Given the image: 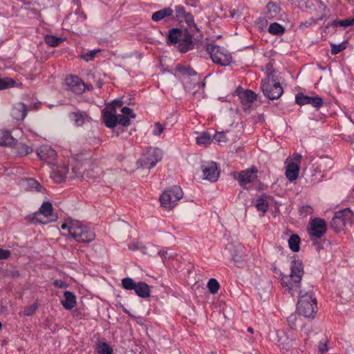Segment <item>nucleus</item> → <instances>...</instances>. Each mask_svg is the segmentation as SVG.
<instances>
[{
	"label": "nucleus",
	"instance_id": "680f3d73",
	"mask_svg": "<svg viewBox=\"0 0 354 354\" xmlns=\"http://www.w3.org/2000/svg\"><path fill=\"white\" fill-rule=\"evenodd\" d=\"M308 328H303L302 329V332L306 335V337L304 338L305 340L307 339V336H308Z\"/></svg>",
	"mask_w": 354,
	"mask_h": 354
},
{
	"label": "nucleus",
	"instance_id": "0eeeda50",
	"mask_svg": "<svg viewBox=\"0 0 354 354\" xmlns=\"http://www.w3.org/2000/svg\"><path fill=\"white\" fill-rule=\"evenodd\" d=\"M354 221V214L348 209L337 211L335 212L330 222V227L335 232H340L346 226H350Z\"/></svg>",
	"mask_w": 354,
	"mask_h": 354
},
{
	"label": "nucleus",
	"instance_id": "a211bd4d",
	"mask_svg": "<svg viewBox=\"0 0 354 354\" xmlns=\"http://www.w3.org/2000/svg\"><path fill=\"white\" fill-rule=\"evenodd\" d=\"M30 108V106H28L23 102L16 103L12 109L11 115L12 118L16 120H24Z\"/></svg>",
	"mask_w": 354,
	"mask_h": 354
},
{
	"label": "nucleus",
	"instance_id": "ddd939ff",
	"mask_svg": "<svg viewBox=\"0 0 354 354\" xmlns=\"http://www.w3.org/2000/svg\"><path fill=\"white\" fill-rule=\"evenodd\" d=\"M234 94L239 97L243 111L249 113L252 103L257 100V94L251 90H243L241 87L236 89Z\"/></svg>",
	"mask_w": 354,
	"mask_h": 354
},
{
	"label": "nucleus",
	"instance_id": "dca6fc26",
	"mask_svg": "<svg viewBox=\"0 0 354 354\" xmlns=\"http://www.w3.org/2000/svg\"><path fill=\"white\" fill-rule=\"evenodd\" d=\"M257 171H258L255 167H252L241 171L237 178V180H239L241 186L243 187L248 183L254 182L257 178Z\"/></svg>",
	"mask_w": 354,
	"mask_h": 354
},
{
	"label": "nucleus",
	"instance_id": "3c124183",
	"mask_svg": "<svg viewBox=\"0 0 354 354\" xmlns=\"http://www.w3.org/2000/svg\"><path fill=\"white\" fill-rule=\"evenodd\" d=\"M53 285L59 288H65L68 287V284L61 279L54 281Z\"/></svg>",
	"mask_w": 354,
	"mask_h": 354
},
{
	"label": "nucleus",
	"instance_id": "6ab92c4d",
	"mask_svg": "<svg viewBox=\"0 0 354 354\" xmlns=\"http://www.w3.org/2000/svg\"><path fill=\"white\" fill-rule=\"evenodd\" d=\"M37 154L41 160L46 161L48 163H52L57 156L56 151L49 146L40 147Z\"/></svg>",
	"mask_w": 354,
	"mask_h": 354
},
{
	"label": "nucleus",
	"instance_id": "5701e85b",
	"mask_svg": "<svg viewBox=\"0 0 354 354\" xmlns=\"http://www.w3.org/2000/svg\"><path fill=\"white\" fill-rule=\"evenodd\" d=\"M299 167L293 162L288 164L286 169V176L290 181H293L298 178Z\"/></svg>",
	"mask_w": 354,
	"mask_h": 354
},
{
	"label": "nucleus",
	"instance_id": "cd10ccee",
	"mask_svg": "<svg viewBox=\"0 0 354 354\" xmlns=\"http://www.w3.org/2000/svg\"><path fill=\"white\" fill-rule=\"evenodd\" d=\"M95 351L98 354H112L113 348L106 342H97L96 343Z\"/></svg>",
	"mask_w": 354,
	"mask_h": 354
},
{
	"label": "nucleus",
	"instance_id": "423d86ee",
	"mask_svg": "<svg viewBox=\"0 0 354 354\" xmlns=\"http://www.w3.org/2000/svg\"><path fill=\"white\" fill-rule=\"evenodd\" d=\"M162 158V151L156 147H149L138 160V167L151 169Z\"/></svg>",
	"mask_w": 354,
	"mask_h": 354
},
{
	"label": "nucleus",
	"instance_id": "72a5a7b5",
	"mask_svg": "<svg viewBox=\"0 0 354 354\" xmlns=\"http://www.w3.org/2000/svg\"><path fill=\"white\" fill-rule=\"evenodd\" d=\"M268 32L274 35H281L285 32V28L278 23H272L268 27Z\"/></svg>",
	"mask_w": 354,
	"mask_h": 354
},
{
	"label": "nucleus",
	"instance_id": "f8f14e48",
	"mask_svg": "<svg viewBox=\"0 0 354 354\" xmlns=\"http://www.w3.org/2000/svg\"><path fill=\"white\" fill-rule=\"evenodd\" d=\"M52 212V204L49 202H45L40 207L39 212L34 214L32 220L39 223L46 224L56 219V217L53 216Z\"/></svg>",
	"mask_w": 354,
	"mask_h": 354
},
{
	"label": "nucleus",
	"instance_id": "4468645a",
	"mask_svg": "<svg viewBox=\"0 0 354 354\" xmlns=\"http://www.w3.org/2000/svg\"><path fill=\"white\" fill-rule=\"evenodd\" d=\"M326 221L319 218H315L310 222L308 234L311 240L314 241L322 237L326 232Z\"/></svg>",
	"mask_w": 354,
	"mask_h": 354
},
{
	"label": "nucleus",
	"instance_id": "6e6d98bb",
	"mask_svg": "<svg viewBox=\"0 0 354 354\" xmlns=\"http://www.w3.org/2000/svg\"><path fill=\"white\" fill-rule=\"evenodd\" d=\"M297 319L296 315H291L288 317V322L291 328L295 326V322Z\"/></svg>",
	"mask_w": 354,
	"mask_h": 354
},
{
	"label": "nucleus",
	"instance_id": "aec40b11",
	"mask_svg": "<svg viewBox=\"0 0 354 354\" xmlns=\"http://www.w3.org/2000/svg\"><path fill=\"white\" fill-rule=\"evenodd\" d=\"M102 118L105 125L109 128H113L117 125V114L115 106L111 111L104 109Z\"/></svg>",
	"mask_w": 354,
	"mask_h": 354
},
{
	"label": "nucleus",
	"instance_id": "ea45409f",
	"mask_svg": "<svg viewBox=\"0 0 354 354\" xmlns=\"http://www.w3.org/2000/svg\"><path fill=\"white\" fill-rule=\"evenodd\" d=\"M15 81L8 77L0 78V90L13 86Z\"/></svg>",
	"mask_w": 354,
	"mask_h": 354
},
{
	"label": "nucleus",
	"instance_id": "412c9836",
	"mask_svg": "<svg viewBox=\"0 0 354 354\" xmlns=\"http://www.w3.org/2000/svg\"><path fill=\"white\" fill-rule=\"evenodd\" d=\"M68 117L77 127L82 126L86 122H89L90 119L86 113L83 111L71 112Z\"/></svg>",
	"mask_w": 354,
	"mask_h": 354
},
{
	"label": "nucleus",
	"instance_id": "2f4dec72",
	"mask_svg": "<svg viewBox=\"0 0 354 354\" xmlns=\"http://www.w3.org/2000/svg\"><path fill=\"white\" fill-rule=\"evenodd\" d=\"M324 16H325L324 13L320 14L319 16L316 19L311 17L308 20L301 22L299 26V28L301 30H304V29L308 28L314 24H316L317 23H318V21H321L324 18Z\"/></svg>",
	"mask_w": 354,
	"mask_h": 354
},
{
	"label": "nucleus",
	"instance_id": "9d476101",
	"mask_svg": "<svg viewBox=\"0 0 354 354\" xmlns=\"http://www.w3.org/2000/svg\"><path fill=\"white\" fill-rule=\"evenodd\" d=\"M122 287L127 290H134L135 293L140 297L148 298L151 295L149 286L143 281L136 282L130 277H126L121 281Z\"/></svg>",
	"mask_w": 354,
	"mask_h": 354
},
{
	"label": "nucleus",
	"instance_id": "6e6552de",
	"mask_svg": "<svg viewBox=\"0 0 354 354\" xmlns=\"http://www.w3.org/2000/svg\"><path fill=\"white\" fill-rule=\"evenodd\" d=\"M183 196L182 189L179 186L174 185L163 192L159 199L164 208L171 209L176 205Z\"/></svg>",
	"mask_w": 354,
	"mask_h": 354
},
{
	"label": "nucleus",
	"instance_id": "f704fd0d",
	"mask_svg": "<svg viewBox=\"0 0 354 354\" xmlns=\"http://www.w3.org/2000/svg\"><path fill=\"white\" fill-rule=\"evenodd\" d=\"M17 151L19 156H26L32 151L31 147L26 144H19L17 146Z\"/></svg>",
	"mask_w": 354,
	"mask_h": 354
},
{
	"label": "nucleus",
	"instance_id": "4be33fe9",
	"mask_svg": "<svg viewBox=\"0 0 354 354\" xmlns=\"http://www.w3.org/2000/svg\"><path fill=\"white\" fill-rule=\"evenodd\" d=\"M63 307L66 310H71L76 305V297L75 295L70 291L64 292V299L61 301Z\"/></svg>",
	"mask_w": 354,
	"mask_h": 354
},
{
	"label": "nucleus",
	"instance_id": "473e14b6",
	"mask_svg": "<svg viewBox=\"0 0 354 354\" xmlns=\"http://www.w3.org/2000/svg\"><path fill=\"white\" fill-rule=\"evenodd\" d=\"M45 42L51 47L58 46L63 41L64 39L56 36L47 35L45 37Z\"/></svg>",
	"mask_w": 354,
	"mask_h": 354
},
{
	"label": "nucleus",
	"instance_id": "2eb2a0df",
	"mask_svg": "<svg viewBox=\"0 0 354 354\" xmlns=\"http://www.w3.org/2000/svg\"><path fill=\"white\" fill-rule=\"evenodd\" d=\"M203 179L210 182H216L219 177V171L214 162H205L201 166Z\"/></svg>",
	"mask_w": 354,
	"mask_h": 354
},
{
	"label": "nucleus",
	"instance_id": "4d7b16f0",
	"mask_svg": "<svg viewBox=\"0 0 354 354\" xmlns=\"http://www.w3.org/2000/svg\"><path fill=\"white\" fill-rule=\"evenodd\" d=\"M315 1L318 4L319 9L322 10L321 14L324 13L326 15V13H325V11L326 10V5L322 1V0H315Z\"/></svg>",
	"mask_w": 354,
	"mask_h": 354
},
{
	"label": "nucleus",
	"instance_id": "864d4df0",
	"mask_svg": "<svg viewBox=\"0 0 354 354\" xmlns=\"http://www.w3.org/2000/svg\"><path fill=\"white\" fill-rule=\"evenodd\" d=\"M342 27H348L354 25V18H348L342 20Z\"/></svg>",
	"mask_w": 354,
	"mask_h": 354
},
{
	"label": "nucleus",
	"instance_id": "79ce46f5",
	"mask_svg": "<svg viewBox=\"0 0 354 354\" xmlns=\"http://www.w3.org/2000/svg\"><path fill=\"white\" fill-rule=\"evenodd\" d=\"M38 306H39V304L37 302H35L32 305L25 308V309L23 311L24 315L28 316V317L31 316L37 310V309L38 308Z\"/></svg>",
	"mask_w": 354,
	"mask_h": 354
},
{
	"label": "nucleus",
	"instance_id": "e433bc0d",
	"mask_svg": "<svg viewBox=\"0 0 354 354\" xmlns=\"http://www.w3.org/2000/svg\"><path fill=\"white\" fill-rule=\"evenodd\" d=\"M346 46H347V41H343V42H342V43H340L339 44H330V46H331V54L332 55H337V54H338L341 51H342L344 49H346Z\"/></svg>",
	"mask_w": 354,
	"mask_h": 354
},
{
	"label": "nucleus",
	"instance_id": "393cba45",
	"mask_svg": "<svg viewBox=\"0 0 354 354\" xmlns=\"http://www.w3.org/2000/svg\"><path fill=\"white\" fill-rule=\"evenodd\" d=\"M173 14L174 10L171 8H165L153 12L151 16V19L153 21L158 22L166 17L172 16Z\"/></svg>",
	"mask_w": 354,
	"mask_h": 354
},
{
	"label": "nucleus",
	"instance_id": "69168bd1",
	"mask_svg": "<svg viewBox=\"0 0 354 354\" xmlns=\"http://www.w3.org/2000/svg\"><path fill=\"white\" fill-rule=\"evenodd\" d=\"M306 7L307 8H311V5L309 3V2H306Z\"/></svg>",
	"mask_w": 354,
	"mask_h": 354
},
{
	"label": "nucleus",
	"instance_id": "a18cd8bd",
	"mask_svg": "<svg viewBox=\"0 0 354 354\" xmlns=\"http://www.w3.org/2000/svg\"><path fill=\"white\" fill-rule=\"evenodd\" d=\"M122 115H125L127 118L133 119L136 118L135 113L133 112V110L127 106L122 107Z\"/></svg>",
	"mask_w": 354,
	"mask_h": 354
},
{
	"label": "nucleus",
	"instance_id": "09e8293b",
	"mask_svg": "<svg viewBox=\"0 0 354 354\" xmlns=\"http://www.w3.org/2000/svg\"><path fill=\"white\" fill-rule=\"evenodd\" d=\"M214 139L217 142H225L227 141V138L224 132H218L215 133L214 136Z\"/></svg>",
	"mask_w": 354,
	"mask_h": 354
},
{
	"label": "nucleus",
	"instance_id": "338daca9",
	"mask_svg": "<svg viewBox=\"0 0 354 354\" xmlns=\"http://www.w3.org/2000/svg\"><path fill=\"white\" fill-rule=\"evenodd\" d=\"M248 332H250V333H253V328H251V327H248Z\"/></svg>",
	"mask_w": 354,
	"mask_h": 354
},
{
	"label": "nucleus",
	"instance_id": "de8ad7c7",
	"mask_svg": "<svg viewBox=\"0 0 354 354\" xmlns=\"http://www.w3.org/2000/svg\"><path fill=\"white\" fill-rule=\"evenodd\" d=\"M165 127L160 122H156L153 130V135L160 136L162 133H163Z\"/></svg>",
	"mask_w": 354,
	"mask_h": 354
},
{
	"label": "nucleus",
	"instance_id": "f3484780",
	"mask_svg": "<svg viewBox=\"0 0 354 354\" xmlns=\"http://www.w3.org/2000/svg\"><path fill=\"white\" fill-rule=\"evenodd\" d=\"M66 82L71 87L73 92L82 94L86 90V86L77 76L71 75L66 79Z\"/></svg>",
	"mask_w": 354,
	"mask_h": 354
},
{
	"label": "nucleus",
	"instance_id": "7c9ffc66",
	"mask_svg": "<svg viewBox=\"0 0 354 354\" xmlns=\"http://www.w3.org/2000/svg\"><path fill=\"white\" fill-rule=\"evenodd\" d=\"M300 238L297 234H292L288 239V245L293 252H298L300 249Z\"/></svg>",
	"mask_w": 354,
	"mask_h": 354
},
{
	"label": "nucleus",
	"instance_id": "20e7f679",
	"mask_svg": "<svg viewBox=\"0 0 354 354\" xmlns=\"http://www.w3.org/2000/svg\"><path fill=\"white\" fill-rule=\"evenodd\" d=\"M295 293L299 294V299L297 302V312L306 317L313 318L317 311V300L311 291H308L302 294L301 290H298Z\"/></svg>",
	"mask_w": 354,
	"mask_h": 354
},
{
	"label": "nucleus",
	"instance_id": "603ef678",
	"mask_svg": "<svg viewBox=\"0 0 354 354\" xmlns=\"http://www.w3.org/2000/svg\"><path fill=\"white\" fill-rule=\"evenodd\" d=\"M10 256V252L8 250L0 249V260L6 259Z\"/></svg>",
	"mask_w": 354,
	"mask_h": 354
},
{
	"label": "nucleus",
	"instance_id": "c03bdc74",
	"mask_svg": "<svg viewBox=\"0 0 354 354\" xmlns=\"http://www.w3.org/2000/svg\"><path fill=\"white\" fill-rule=\"evenodd\" d=\"M117 124L127 127L130 124V120L122 114L117 115Z\"/></svg>",
	"mask_w": 354,
	"mask_h": 354
},
{
	"label": "nucleus",
	"instance_id": "5fc2aeb1",
	"mask_svg": "<svg viewBox=\"0 0 354 354\" xmlns=\"http://www.w3.org/2000/svg\"><path fill=\"white\" fill-rule=\"evenodd\" d=\"M318 348H319V351L322 353H326L328 351V348H327V345H326V342L320 341L319 343Z\"/></svg>",
	"mask_w": 354,
	"mask_h": 354
},
{
	"label": "nucleus",
	"instance_id": "58836bf2",
	"mask_svg": "<svg viewBox=\"0 0 354 354\" xmlns=\"http://www.w3.org/2000/svg\"><path fill=\"white\" fill-rule=\"evenodd\" d=\"M100 49H94L92 50H90L86 53H84L80 55V58L84 59L86 62H90L93 59H94L95 55L100 52Z\"/></svg>",
	"mask_w": 354,
	"mask_h": 354
},
{
	"label": "nucleus",
	"instance_id": "39448f33",
	"mask_svg": "<svg viewBox=\"0 0 354 354\" xmlns=\"http://www.w3.org/2000/svg\"><path fill=\"white\" fill-rule=\"evenodd\" d=\"M261 89L264 95L270 100L278 99L283 92L277 77L272 73L262 80Z\"/></svg>",
	"mask_w": 354,
	"mask_h": 354
},
{
	"label": "nucleus",
	"instance_id": "4c0bfd02",
	"mask_svg": "<svg viewBox=\"0 0 354 354\" xmlns=\"http://www.w3.org/2000/svg\"><path fill=\"white\" fill-rule=\"evenodd\" d=\"M176 70L183 75H187L189 76L196 75L195 71L189 66L187 67L181 65H177Z\"/></svg>",
	"mask_w": 354,
	"mask_h": 354
},
{
	"label": "nucleus",
	"instance_id": "f257e3e1",
	"mask_svg": "<svg viewBox=\"0 0 354 354\" xmlns=\"http://www.w3.org/2000/svg\"><path fill=\"white\" fill-rule=\"evenodd\" d=\"M290 273L288 275H283L281 277V283L283 288H286L288 292L293 296L295 292L301 287V281L304 274V266L299 259H293L290 265Z\"/></svg>",
	"mask_w": 354,
	"mask_h": 354
},
{
	"label": "nucleus",
	"instance_id": "a878e982",
	"mask_svg": "<svg viewBox=\"0 0 354 354\" xmlns=\"http://www.w3.org/2000/svg\"><path fill=\"white\" fill-rule=\"evenodd\" d=\"M69 172V167L66 165L57 167L53 173V178L57 182H62L66 178Z\"/></svg>",
	"mask_w": 354,
	"mask_h": 354
},
{
	"label": "nucleus",
	"instance_id": "0e129e2a",
	"mask_svg": "<svg viewBox=\"0 0 354 354\" xmlns=\"http://www.w3.org/2000/svg\"><path fill=\"white\" fill-rule=\"evenodd\" d=\"M114 102L115 103L116 106H120L122 105L121 101L120 100L115 101Z\"/></svg>",
	"mask_w": 354,
	"mask_h": 354
},
{
	"label": "nucleus",
	"instance_id": "a19ab883",
	"mask_svg": "<svg viewBox=\"0 0 354 354\" xmlns=\"http://www.w3.org/2000/svg\"><path fill=\"white\" fill-rule=\"evenodd\" d=\"M295 101L299 105L309 104L310 96L299 93L296 95Z\"/></svg>",
	"mask_w": 354,
	"mask_h": 354
},
{
	"label": "nucleus",
	"instance_id": "e2e57ef3",
	"mask_svg": "<svg viewBox=\"0 0 354 354\" xmlns=\"http://www.w3.org/2000/svg\"><path fill=\"white\" fill-rule=\"evenodd\" d=\"M159 255L161 257H165L166 254H167V252L166 251H160L158 252Z\"/></svg>",
	"mask_w": 354,
	"mask_h": 354
},
{
	"label": "nucleus",
	"instance_id": "b1692460",
	"mask_svg": "<svg viewBox=\"0 0 354 354\" xmlns=\"http://www.w3.org/2000/svg\"><path fill=\"white\" fill-rule=\"evenodd\" d=\"M17 140L13 138L10 132L8 131H0V145L2 146H12L16 145Z\"/></svg>",
	"mask_w": 354,
	"mask_h": 354
},
{
	"label": "nucleus",
	"instance_id": "c756f323",
	"mask_svg": "<svg viewBox=\"0 0 354 354\" xmlns=\"http://www.w3.org/2000/svg\"><path fill=\"white\" fill-rule=\"evenodd\" d=\"M266 17L272 19L279 12L280 8L274 2H270L267 5Z\"/></svg>",
	"mask_w": 354,
	"mask_h": 354
},
{
	"label": "nucleus",
	"instance_id": "bf43d9fd",
	"mask_svg": "<svg viewBox=\"0 0 354 354\" xmlns=\"http://www.w3.org/2000/svg\"><path fill=\"white\" fill-rule=\"evenodd\" d=\"M140 248V244L138 243H132L129 245V248L131 250H138Z\"/></svg>",
	"mask_w": 354,
	"mask_h": 354
},
{
	"label": "nucleus",
	"instance_id": "1a4fd4ad",
	"mask_svg": "<svg viewBox=\"0 0 354 354\" xmlns=\"http://www.w3.org/2000/svg\"><path fill=\"white\" fill-rule=\"evenodd\" d=\"M207 51L209 54L212 62L221 66H228L232 60L231 54L223 47L209 44Z\"/></svg>",
	"mask_w": 354,
	"mask_h": 354
},
{
	"label": "nucleus",
	"instance_id": "c9c22d12",
	"mask_svg": "<svg viewBox=\"0 0 354 354\" xmlns=\"http://www.w3.org/2000/svg\"><path fill=\"white\" fill-rule=\"evenodd\" d=\"M207 288L212 294H216L220 288L219 283L215 279H210L207 282Z\"/></svg>",
	"mask_w": 354,
	"mask_h": 354
},
{
	"label": "nucleus",
	"instance_id": "774afa93",
	"mask_svg": "<svg viewBox=\"0 0 354 354\" xmlns=\"http://www.w3.org/2000/svg\"><path fill=\"white\" fill-rule=\"evenodd\" d=\"M301 158V155H299V154H296V156H295V158H297V160H299Z\"/></svg>",
	"mask_w": 354,
	"mask_h": 354
},
{
	"label": "nucleus",
	"instance_id": "7ed1b4c3",
	"mask_svg": "<svg viewBox=\"0 0 354 354\" xmlns=\"http://www.w3.org/2000/svg\"><path fill=\"white\" fill-rule=\"evenodd\" d=\"M62 230H67L70 235L77 242L88 243L94 240L95 233L88 227L78 221H68L62 225Z\"/></svg>",
	"mask_w": 354,
	"mask_h": 354
},
{
	"label": "nucleus",
	"instance_id": "37998d69",
	"mask_svg": "<svg viewBox=\"0 0 354 354\" xmlns=\"http://www.w3.org/2000/svg\"><path fill=\"white\" fill-rule=\"evenodd\" d=\"M309 104H311L315 108H319L323 104V100L322 98L318 96L310 97Z\"/></svg>",
	"mask_w": 354,
	"mask_h": 354
},
{
	"label": "nucleus",
	"instance_id": "8fccbe9b",
	"mask_svg": "<svg viewBox=\"0 0 354 354\" xmlns=\"http://www.w3.org/2000/svg\"><path fill=\"white\" fill-rule=\"evenodd\" d=\"M312 212H313V208L309 205L302 206L299 209L300 214L303 215L304 216H307L308 214H310Z\"/></svg>",
	"mask_w": 354,
	"mask_h": 354
},
{
	"label": "nucleus",
	"instance_id": "f03ea898",
	"mask_svg": "<svg viewBox=\"0 0 354 354\" xmlns=\"http://www.w3.org/2000/svg\"><path fill=\"white\" fill-rule=\"evenodd\" d=\"M195 32H191L189 28H171L169 30L167 44L171 45L178 43V50L182 53H186L194 48L193 35Z\"/></svg>",
	"mask_w": 354,
	"mask_h": 354
},
{
	"label": "nucleus",
	"instance_id": "9b49d317",
	"mask_svg": "<svg viewBox=\"0 0 354 354\" xmlns=\"http://www.w3.org/2000/svg\"><path fill=\"white\" fill-rule=\"evenodd\" d=\"M176 19L182 22L185 21L191 32H199L197 25L194 23V16L189 11H187L185 6L178 5L175 7Z\"/></svg>",
	"mask_w": 354,
	"mask_h": 354
},
{
	"label": "nucleus",
	"instance_id": "c85d7f7f",
	"mask_svg": "<svg viewBox=\"0 0 354 354\" xmlns=\"http://www.w3.org/2000/svg\"><path fill=\"white\" fill-rule=\"evenodd\" d=\"M196 140L198 145L206 146L212 142V136L207 132H203L196 137Z\"/></svg>",
	"mask_w": 354,
	"mask_h": 354
},
{
	"label": "nucleus",
	"instance_id": "13d9d810",
	"mask_svg": "<svg viewBox=\"0 0 354 354\" xmlns=\"http://www.w3.org/2000/svg\"><path fill=\"white\" fill-rule=\"evenodd\" d=\"M185 4L187 6L196 7L198 3V0H185Z\"/></svg>",
	"mask_w": 354,
	"mask_h": 354
},
{
	"label": "nucleus",
	"instance_id": "bb28decb",
	"mask_svg": "<svg viewBox=\"0 0 354 354\" xmlns=\"http://www.w3.org/2000/svg\"><path fill=\"white\" fill-rule=\"evenodd\" d=\"M268 202L267 201V197L264 195L258 198L255 202V207L257 209L261 212V216H263L265 213L268 209Z\"/></svg>",
	"mask_w": 354,
	"mask_h": 354
},
{
	"label": "nucleus",
	"instance_id": "49530a36",
	"mask_svg": "<svg viewBox=\"0 0 354 354\" xmlns=\"http://www.w3.org/2000/svg\"><path fill=\"white\" fill-rule=\"evenodd\" d=\"M27 183H28V185L29 186V187L32 189H35L38 192H40L41 189V185L35 180L32 179V178H29L28 180H27Z\"/></svg>",
	"mask_w": 354,
	"mask_h": 354
},
{
	"label": "nucleus",
	"instance_id": "052dcab7",
	"mask_svg": "<svg viewBox=\"0 0 354 354\" xmlns=\"http://www.w3.org/2000/svg\"><path fill=\"white\" fill-rule=\"evenodd\" d=\"M342 20H335L332 23V26H341L342 27Z\"/></svg>",
	"mask_w": 354,
	"mask_h": 354
}]
</instances>
